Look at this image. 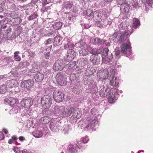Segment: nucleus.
I'll list each match as a JSON object with an SVG mask.
<instances>
[{"instance_id":"f257e3e1","label":"nucleus","mask_w":153,"mask_h":153,"mask_svg":"<svg viewBox=\"0 0 153 153\" xmlns=\"http://www.w3.org/2000/svg\"><path fill=\"white\" fill-rule=\"evenodd\" d=\"M128 34H122L119 37L117 43L122 44L120 46L121 52L122 54L128 58H130L132 55L131 47L129 45L130 44L129 41Z\"/></svg>"},{"instance_id":"f03ea898","label":"nucleus","mask_w":153,"mask_h":153,"mask_svg":"<svg viewBox=\"0 0 153 153\" xmlns=\"http://www.w3.org/2000/svg\"><path fill=\"white\" fill-rule=\"evenodd\" d=\"M61 112L60 115L62 117H65L70 116L72 113L73 115L71 118L73 119L75 117L79 119L81 116V113L79 111L78 109L76 108L68 107L65 108L64 106L61 107Z\"/></svg>"},{"instance_id":"7ed1b4c3","label":"nucleus","mask_w":153,"mask_h":153,"mask_svg":"<svg viewBox=\"0 0 153 153\" xmlns=\"http://www.w3.org/2000/svg\"><path fill=\"white\" fill-rule=\"evenodd\" d=\"M85 130L91 132L96 130L99 126L97 118H94L93 117L87 118L85 120Z\"/></svg>"},{"instance_id":"20e7f679","label":"nucleus","mask_w":153,"mask_h":153,"mask_svg":"<svg viewBox=\"0 0 153 153\" xmlns=\"http://www.w3.org/2000/svg\"><path fill=\"white\" fill-rule=\"evenodd\" d=\"M40 113L38 114L37 117H40L39 119L40 121L43 124L48 123L51 120L48 115L51 114V111L49 108L40 109Z\"/></svg>"},{"instance_id":"39448f33","label":"nucleus","mask_w":153,"mask_h":153,"mask_svg":"<svg viewBox=\"0 0 153 153\" xmlns=\"http://www.w3.org/2000/svg\"><path fill=\"white\" fill-rule=\"evenodd\" d=\"M6 19L4 18L2 20H0V29L2 31H4L5 34L4 35L3 38L5 39H11L10 32L11 29L9 27H7L6 23L5 22Z\"/></svg>"},{"instance_id":"423d86ee","label":"nucleus","mask_w":153,"mask_h":153,"mask_svg":"<svg viewBox=\"0 0 153 153\" xmlns=\"http://www.w3.org/2000/svg\"><path fill=\"white\" fill-rule=\"evenodd\" d=\"M84 149L83 144L81 141H79L76 144L69 145L67 148V153H79Z\"/></svg>"},{"instance_id":"0eeeda50","label":"nucleus","mask_w":153,"mask_h":153,"mask_svg":"<svg viewBox=\"0 0 153 153\" xmlns=\"http://www.w3.org/2000/svg\"><path fill=\"white\" fill-rule=\"evenodd\" d=\"M102 63L107 64L112 62L113 58L112 53L107 48L103 49L102 54Z\"/></svg>"},{"instance_id":"6e6552de","label":"nucleus","mask_w":153,"mask_h":153,"mask_svg":"<svg viewBox=\"0 0 153 153\" xmlns=\"http://www.w3.org/2000/svg\"><path fill=\"white\" fill-rule=\"evenodd\" d=\"M18 83L17 81L14 79H11L7 81L6 82V87L7 88H15V91L13 92L10 91L11 94L14 95L15 97H18L19 96V88L17 87Z\"/></svg>"},{"instance_id":"1a4fd4ad","label":"nucleus","mask_w":153,"mask_h":153,"mask_svg":"<svg viewBox=\"0 0 153 153\" xmlns=\"http://www.w3.org/2000/svg\"><path fill=\"white\" fill-rule=\"evenodd\" d=\"M70 79L72 82L71 84V88L73 90V91L75 94H79L80 92V90L79 89L78 86L76 85H73V83L77 82L79 79V77L78 75H76L74 73H71L70 76Z\"/></svg>"},{"instance_id":"9d476101","label":"nucleus","mask_w":153,"mask_h":153,"mask_svg":"<svg viewBox=\"0 0 153 153\" xmlns=\"http://www.w3.org/2000/svg\"><path fill=\"white\" fill-rule=\"evenodd\" d=\"M108 70H100L97 73V79L98 80L103 81L107 79L109 76V75L110 74L109 73Z\"/></svg>"},{"instance_id":"9b49d317","label":"nucleus","mask_w":153,"mask_h":153,"mask_svg":"<svg viewBox=\"0 0 153 153\" xmlns=\"http://www.w3.org/2000/svg\"><path fill=\"white\" fill-rule=\"evenodd\" d=\"M61 125V123L57 119H52L51 122L50 128L53 132H56L60 128Z\"/></svg>"},{"instance_id":"f8f14e48","label":"nucleus","mask_w":153,"mask_h":153,"mask_svg":"<svg viewBox=\"0 0 153 153\" xmlns=\"http://www.w3.org/2000/svg\"><path fill=\"white\" fill-rule=\"evenodd\" d=\"M56 79L57 83L59 85L63 86L67 83L66 78L64 76V74L63 73H58L56 76Z\"/></svg>"},{"instance_id":"ddd939ff","label":"nucleus","mask_w":153,"mask_h":153,"mask_svg":"<svg viewBox=\"0 0 153 153\" xmlns=\"http://www.w3.org/2000/svg\"><path fill=\"white\" fill-rule=\"evenodd\" d=\"M41 103L43 106L48 108L52 104L51 97L48 95L44 96L41 98Z\"/></svg>"},{"instance_id":"4468645a","label":"nucleus","mask_w":153,"mask_h":153,"mask_svg":"<svg viewBox=\"0 0 153 153\" xmlns=\"http://www.w3.org/2000/svg\"><path fill=\"white\" fill-rule=\"evenodd\" d=\"M94 14V20H97V22H100L102 20L106 19L107 17L106 13L102 11L100 12L95 11Z\"/></svg>"},{"instance_id":"2eb2a0df","label":"nucleus","mask_w":153,"mask_h":153,"mask_svg":"<svg viewBox=\"0 0 153 153\" xmlns=\"http://www.w3.org/2000/svg\"><path fill=\"white\" fill-rule=\"evenodd\" d=\"M66 64L62 59L57 60L54 63L53 68L54 70L57 71H61L65 67Z\"/></svg>"},{"instance_id":"dca6fc26","label":"nucleus","mask_w":153,"mask_h":153,"mask_svg":"<svg viewBox=\"0 0 153 153\" xmlns=\"http://www.w3.org/2000/svg\"><path fill=\"white\" fill-rule=\"evenodd\" d=\"M123 33L125 34L127 33L128 34V36H129V35L131 34V33L130 31H123L119 30L118 31H116L113 35L110 36L109 38L110 41L111 42H112L113 41H114V40L116 39L117 36H118L119 39V37Z\"/></svg>"},{"instance_id":"f3484780","label":"nucleus","mask_w":153,"mask_h":153,"mask_svg":"<svg viewBox=\"0 0 153 153\" xmlns=\"http://www.w3.org/2000/svg\"><path fill=\"white\" fill-rule=\"evenodd\" d=\"M115 72L113 70L111 73L109 74V80L110 81V83L113 86L117 87L119 84V79L117 77H115Z\"/></svg>"},{"instance_id":"a211bd4d","label":"nucleus","mask_w":153,"mask_h":153,"mask_svg":"<svg viewBox=\"0 0 153 153\" xmlns=\"http://www.w3.org/2000/svg\"><path fill=\"white\" fill-rule=\"evenodd\" d=\"M53 98L57 102H61L64 99V94L60 91L56 90L53 93Z\"/></svg>"},{"instance_id":"6ab92c4d","label":"nucleus","mask_w":153,"mask_h":153,"mask_svg":"<svg viewBox=\"0 0 153 153\" xmlns=\"http://www.w3.org/2000/svg\"><path fill=\"white\" fill-rule=\"evenodd\" d=\"M34 82L31 79L25 80L22 82L21 84V87L23 88L25 90L28 91L30 90L31 88L33 85Z\"/></svg>"},{"instance_id":"aec40b11","label":"nucleus","mask_w":153,"mask_h":153,"mask_svg":"<svg viewBox=\"0 0 153 153\" xmlns=\"http://www.w3.org/2000/svg\"><path fill=\"white\" fill-rule=\"evenodd\" d=\"M33 103V100L28 97L23 99L20 102V105L22 107L28 108L31 106Z\"/></svg>"},{"instance_id":"412c9836","label":"nucleus","mask_w":153,"mask_h":153,"mask_svg":"<svg viewBox=\"0 0 153 153\" xmlns=\"http://www.w3.org/2000/svg\"><path fill=\"white\" fill-rule=\"evenodd\" d=\"M76 53L73 49H69L67 53L64 58L65 60L68 62L71 61L76 56Z\"/></svg>"},{"instance_id":"4be33fe9","label":"nucleus","mask_w":153,"mask_h":153,"mask_svg":"<svg viewBox=\"0 0 153 153\" xmlns=\"http://www.w3.org/2000/svg\"><path fill=\"white\" fill-rule=\"evenodd\" d=\"M105 42V40L94 37L91 38L90 40V42L91 43L95 45H102L104 44Z\"/></svg>"},{"instance_id":"5701e85b","label":"nucleus","mask_w":153,"mask_h":153,"mask_svg":"<svg viewBox=\"0 0 153 153\" xmlns=\"http://www.w3.org/2000/svg\"><path fill=\"white\" fill-rule=\"evenodd\" d=\"M4 101L7 102L10 105H13L14 104H17L19 102V100L13 97H10L7 98L4 100Z\"/></svg>"},{"instance_id":"b1692460","label":"nucleus","mask_w":153,"mask_h":153,"mask_svg":"<svg viewBox=\"0 0 153 153\" xmlns=\"http://www.w3.org/2000/svg\"><path fill=\"white\" fill-rule=\"evenodd\" d=\"M41 51L42 53L44 55L45 58L47 59H48L50 56V48H42Z\"/></svg>"},{"instance_id":"393cba45","label":"nucleus","mask_w":153,"mask_h":153,"mask_svg":"<svg viewBox=\"0 0 153 153\" xmlns=\"http://www.w3.org/2000/svg\"><path fill=\"white\" fill-rule=\"evenodd\" d=\"M75 47L77 48H79L81 49L83 48H90V45H87L82 40H81L79 42L75 44Z\"/></svg>"},{"instance_id":"a878e982","label":"nucleus","mask_w":153,"mask_h":153,"mask_svg":"<svg viewBox=\"0 0 153 153\" xmlns=\"http://www.w3.org/2000/svg\"><path fill=\"white\" fill-rule=\"evenodd\" d=\"M143 4L145 3L146 9L147 10L150 8L153 5V0H140Z\"/></svg>"},{"instance_id":"bb28decb","label":"nucleus","mask_w":153,"mask_h":153,"mask_svg":"<svg viewBox=\"0 0 153 153\" xmlns=\"http://www.w3.org/2000/svg\"><path fill=\"white\" fill-rule=\"evenodd\" d=\"M100 57L97 55H92L91 56L90 60L94 64H99Z\"/></svg>"},{"instance_id":"cd10ccee","label":"nucleus","mask_w":153,"mask_h":153,"mask_svg":"<svg viewBox=\"0 0 153 153\" xmlns=\"http://www.w3.org/2000/svg\"><path fill=\"white\" fill-rule=\"evenodd\" d=\"M62 38L60 36H57L54 38L53 41V46H56L62 44Z\"/></svg>"},{"instance_id":"c85d7f7f","label":"nucleus","mask_w":153,"mask_h":153,"mask_svg":"<svg viewBox=\"0 0 153 153\" xmlns=\"http://www.w3.org/2000/svg\"><path fill=\"white\" fill-rule=\"evenodd\" d=\"M44 78V75L40 72H37L34 76V78L37 82L42 81L43 79Z\"/></svg>"},{"instance_id":"c756f323","label":"nucleus","mask_w":153,"mask_h":153,"mask_svg":"<svg viewBox=\"0 0 153 153\" xmlns=\"http://www.w3.org/2000/svg\"><path fill=\"white\" fill-rule=\"evenodd\" d=\"M62 130L64 134H68L71 130V126L70 125H65L62 127Z\"/></svg>"},{"instance_id":"7c9ffc66","label":"nucleus","mask_w":153,"mask_h":153,"mask_svg":"<svg viewBox=\"0 0 153 153\" xmlns=\"http://www.w3.org/2000/svg\"><path fill=\"white\" fill-rule=\"evenodd\" d=\"M121 6L120 10L121 12L124 13L128 12L129 9V6L128 4L125 3Z\"/></svg>"},{"instance_id":"2f4dec72","label":"nucleus","mask_w":153,"mask_h":153,"mask_svg":"<svg viewBox=\"0 0 153 153\" xmlns=\"http://www.w3.org/2000/svg\"><path fill=\"white\" fill-rule=\"evenodd\" d=\"M73 4V2L72 1L65 2L62 5V8L64 10L69 9L72 7Z\"/></svg>"},{"instance_id":"473e14b6","label":"nucleus","mask_w":153,"mask_h":153,"mask_svg":"<svg viewBox=\"0 0 153 153\" xmlns=\"http://www.w3.org/2000/svg\"><path fill=\"white\" fill-rule=\"evenodd\" d=\"M140 25L139 19L136 18H134L133 19L132 27L135 28H137L140 26Z\"/></svg>"},{"instance_id":"72a5a7b5","label":"nucleus","mask_w":153,"mask_h":153,"mask_svg":"<svg viewBox=\"0 0 153 153\" xmlns=\"http://www.w3.org/2000/svg\"><path fill=\"white\" fill-rule=\"evenodd\" d=\"M62 106L53 105L52 111L54 114H57L61 112V107Z\"/></svg>"},{"instance_id":"f704fd0d","label":"nucleus","mask_w":153,"mask_h":153,"mask_svg":"<svg viewBox=\"0 0 153 153\" xmlns=\"http://www.w3.org/2000/svg\"><path fill=\"white\" fill-rule=\"evenodd\" d=\"M91 49V47L90 46V48H82L81 50L79 51V54L80 55L82 56H85L87 55L88 53V52Z\"/></svg>"},{"instance_id":"c9c22d12","label":"nucleus","mask_w":153,"mask_h":153,"mask_svg":"<svg viewBox=\"0 0 153 153\" xmlns=\"http://www.w3.org/2000/svg\"><path fill=\"white\" fill-rule=\"evenodd\" d=\"M33 135L36 138H39L41 137L43 134V133L41 130H37L32 133Z\"/></svg>"},{"instance_id":"e433bc0d","label":"nucleus","mask_w":153,"mask_h":153,"mask_svg":"<svg viewBox=\"0 0 153 153\" xmlns=\"http://www.w3.org/2000/svg\"><path fill=\"white\" fill-rule=\"evenodd\" d=\"M90 112L92 115H93V116L94 117H93L94 118H97V117H98L100 116V114L98 111H97V109L95 108H92Z\"/></svg>"},{"instance_id":"4c0bfd02","label":"nucleus","mask_w":153,"mask_h":153,"mask_svg":"<svg viewBox=\"0 0 153 153\" xmlns=\"http://www.w3.org/2000/svg\"><path fill=\"white\" fill-rule=\"evenodd\" d=\"M76 65L75 61L70 62L66 66V67L68 68V69L72 70Z\"/></svg>"},{"instance_id":"58836bf2","label":"nucleus","mask_w":153,"mask_h":153,"mask_svg":"<svg viewBox=\"0 0 153 153\" xmlns=\"http://www.w3.org/2000/svg\"><path fill=\"white\" fill-rule=\"evenodd\" d=\"M117 64V62H112L111 63L108 65H109V67H110V68H108V70H109V71L110 72V73H112V70L114 71L115 72L114 66H116Z\"/></svg>"},{"instance_id":"ea45409f","label":"nucleus","mask_w":153,"mask_h":153,"mask_svg":"<svg viewBox=\"0 0 153 153\" xmlns=\"http://www.w3.org/2000/svg\"><path fill=\"white\" fill-rule=\"evenodd\" d=\"M100 50L96 48L92 49L89 51V52L91 54H93V55L98 54L100 53Z\"/></svg>"},{"instance_id":"a19ab883","label":"nucleus","mask_w":153,"mask_h":153,"mask_svg":"<svg viewBox=\"0 0 153 153\" xmlns=\"http://www.w3.org/2000/svg\"><path fill=\"white\" fill-rule=\"evenodd\" d=\"M100 88L101 89L100 92V95L101 97H105L106 88H105L104 85H102Z\"/></svg>"},{"instance_id":"79ce46f5","label":"nucleus","mask_w":153,"mask_h":153,"mask_svg":"<svg viewBox=\"0 0 153 153\" xmlns=\"http://www.w3.org/2000/svg\"><path fill=\"white\" fill-rule=\"evenodd\" d=\"M62 26V24L61 22H58L54 23L53 25V28L56 30H58L61 28Z\"/></svg>"},{"instance_id":"37998d69","label":"nucleus","mask_w":153,"mask_h":153,"mask_svg":"<svg viewBox=\"0 0 153 153\" xmlns=\"http://www.w3.org/2000/svg\"><path fill=\"white\" fill-rule=\"evenodd\" d=\"M21 109V108L18 105H15V106L11 109V111L14 113H16L19 111Z\"/></svg>"},{"instance_id":"c03bdc74","label":"nucleus","mask_w":153,"mask_h":153,"mask_svg":"<svg viewBox=\"0 0 153 153\" xmlns=\"http://www.w3.org/2000/svg\"><path fill=\"white\" fill-rule=\"evenodd\" d=\"M38 16L37 13L36 12H35L33 14L28 16L27 19L28 20L30 21L36 19Z\"/></svg>"},{"instance_id":"a18cd8bd","label":"nucleus","mask_w":153,"mask_h":153,"mask_svg":"<svg viewBox=\"0 0 153 153\" xmlns=\"http://www.w3.org/2000/svg\"><path fill=\"white\" fill-rule=\"evenodd\" d=\"M62 42L64 45H68L70 43H72L71 40L67 37H65L62 41Z\"/></svg>"},{"instance_id":"49530a36","label":"nucleus","mask_w":153,"mask_h":153,"mask_svg":"<svg viewBox=\"0 0 153 153\" xmlns=\"http://www.w3.org/2000/svg\"><path fill=\"white\" fill-rule=\"evenodd\" d=\"M94 11L93 12L90 9H88L87 10L86 14V15L87 16L89 17H92L93 16V19L94 20Z\"/></svg>"},{"instance_id":"de8ad7c7","label":"nucleus","mask_w":153,"mask_h":153,"mask_svg":"<svg viewBox=\"0 0 153 153\" xmlns=\"http://www.w3.org/2000/svg\"><path fill=\"white\" fill-rule=\"evenodd\" d=\"M56 33V31L55 30L48 31L46 33L45 35L46 36L53 37L55 36Z\"/></svg>"},{"instance_id":"09e8293b","label":"nucleus","mask_w":153,"mask_h":153,"mask_svg":"<svg viewBox=\"0 0 153 153\" xmlns=\"http://www.w3.org/2000/svg\"><path fill=\"white\" fill-rule=\"evenodd\" d=\"M7 88L5 85H2L0 86V94H3L6 92Z\"/></svg>"},{"instance_id":"8fccbe9b","label":"nucleus","mask_w":153,"mask_h":153,"mask_svg":"<svg viewBox=\"0 0 153 153\" xmlns=\"http://www.w3.org/2000/svg\"><path fill=\"white\" fill-rule=\"evenodd\" d=\"M89 140L88 137L87 136H86L84 137H82L81 139V141L82 143L83 144L84 143H87ZM83 146L85 148L84 146L83 145Z\"/></svg>"},{"instance_id":"3c124183","label":"nucleus","mask_w":153,"mask_h":153,"mask_svg":"<svg viewBox=\"0 0 153 153\" xmlns=\"http://www.w3.org/2000/svg\"><path fill=\"white\" fill-rule=\"evenodd\" d=\"M91 91L93 93H96L98 91V89L96 86V85L95 84H93L91 86Z\"/></svg>"},{"instance_id":"603ef678","label":"nucleus","mask_w":153,"mask_h":153,"mask_svg":"<svg viewBox=\"0 0 153 153\" xmlns=\"http://www.w3.org/2000/svg\"><path fill=\"white\" fill-rule=\"evenodd\" d=\"M39 71V70L37 68V67L35 66H33L32 67V68L30 69L29 71V72H30L31 73H37Z\"/></svg>"},{"instance_id":"864d4df0","label":"nucleus","mask_w":153,"mask_h":153,"mask_svg":"<svg viewBox=\"0 0 153 153\" xmlns=\"http://www.w3.org/2000/svg\"><path fill=\"white\" fill-rule=\"evenodd\" d=\"M66 17L68 18L69 20L72 21L74 20V16H73L71 13H67Z\"/></svg>"},{"instance_id":"5fc2aeb1","label":"nucleus","mask_w":153,"mask_h":153,"mask_svg":"<svg viewBox=\"0 0 153 153\" xmlns=\"http://www.w3.org/2000/svg\"><path fill=\"white\" fill-rule=\"evenodd\" d=\"M115 53L116 58H119L120 57V52L119 50V48L117 47L115 48Z\"/></svg>"},{"instance_id":"6e6d98bb","label":"nucleus","mask_w":153,"mask_h":153,"mask_svg":"<svg viewBox=\"0 0 153 153\" xmlns=\"http://www.w3.org/2000/svg\"><path fill=\"white\" fill-rule=\"evenodd\" d=\"M74 47V45L72 43H70L68 45H64V49H66L69 48V49H73Z\"/></svg>"},{"instance_id":"4d7b16f0","label":"nucleus","mask_w":153,"mask_h":153,"mask_svg":"<svg viewBox=\"0 0 153 153\" xmlns=\"http://www.w3.org/2000/svg\"><path fill=\"white\" fill-rule=\"evenodd\" d=\"M111 91L110 88H106L105 93V97H108L111 96L112 95V93H111Z\"/></svg>"},{"instance_id":"13d9d810","label":"nucleus","mask_w":153,"mask_h":153,"mask_svg":"<svg viewBox=\"0 0 153 153\" xmlns=\"http://www.w3.org/2000/svg\"><path fill=\"white\" fill-rule=\"evenodd\" d=\"M108 97V101L111 103L113 102L114 100L116 99V97L114 95H112L111 96L109 97Z\"/></svg>"},{"instance_id":"bf43d9fd","label":"nucleus","mask_w":153,"mask_h":153,"mask_svg":"<svg viewBox=\"0 0 153 153\" xmlns=\"http://www.w3.org/2000/svg\"><path fill=\"white\" fill-rule=\"evenodd\" d=\"M12 59V57H7L5 58L4 61L8 64L12 62L13 61Z\"/></svg>"},{"instance_id":"052dcab7","label":"nucleus","mask_w":153,"mask_h":153,"mask_svg":"<svg viewBox=\"0 0 153 153\" xmlns=\"http://www.w3.org/2000/svg\"><path fill=\"white\" fill-rule=\"evenodd\" d=\"M27 64H28V63H27L26 62H21L19 63V67L20 68H22L26 65L27 66Z\"/></svg>"},{"instance_id":"680f3d73","label":"nucleus","mask_w":153,"mask_h":153,"mask_svg":"<svg viewBox=\"0 0 153 153\" xmlns=\"http://www.w3.org/2000/svg\"><path fill=\"white\" fill-rule=\"evenodd\" d=\"M53 42V40L51 39H48L45 42V45H47L50 44Z\"/></svg>"},{"instance_id":"e2e57ef3","label":"nucleus","mask_w":153,"mask_h":153,"mask_svg":"<svg viewBox=\"0 0 153 153\" xmlns=\"http://www.w3.org/2000/svg\"><path fill=\"white\" fill-rule=\"evenodd\" d=\"M126 0H117V2L118 4L121 5L126 3Z\"/></svg>"},{"instance_id":"0e129e2a","label":"nucleus","mask_w":153,"mask_h":153,"mask_svg":"<svg viewBox=\"0 0 153 153\" xmlns=\"http://www.w3.org/2000/svg\"><path fill=\"white\" fill-rule=\"evenodd\" d=\"M118 89L117 88H114L112 90V95H114L115 96L117 94Z\"/></svg>"},{"instance_id":"69168bd1","label":"nucleus","mask_w":153,"mask_h":153,"mask_svg":"<svg viewBox=\"0 0 153 153\" xmlns=\"http://www.w3.org/2000/svg\"><path fill=\"white\" fill-rule=\"evenodd\" d=\"M14 58L15 60L16 61H19L21 60L20 56L17 55H14Z\"/></svg>"},{"instance_id":"338daca9","label":"nucleus","mask_w":153,"mask_h":153,"mask_svg":"<svg viewBox=\"0 0 153 153\" xmlns=\"http://www.w3.org/2000/svg\"><path fill=\"white\" fill-rule=\"evenodd\" d=\"M20 148L17 147L14 148L13 149V151L16 153H21Z\"/></svg>"},{"instance_id":"774afa93","label":"nucleus","mask_w":153,"mask_h":153,"mask_svg":"<svg viewBox=\"0 0 153 153\" xmlns=\"http://www.w3.org/2000/svg\"><path fill=\"white\" fill-rule=\"evenodd\" d=\"M28 114V111L27 109H25L22 112V115L24 116H27V115Z\"/></svg>"}]
</instances>
